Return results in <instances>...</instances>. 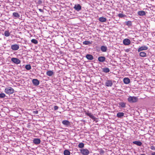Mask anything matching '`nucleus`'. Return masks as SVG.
I'll return each instance as SVG.
<instances>
[{
	"instance_id": "39",
	"label": "nucleus",
	"mask_w": 155,
	"mask_h": 155,
	"mask_svg": "<svg viewBox=\"0 0 155 155\" xmlns=\"http://www.w3.org/2000/svg\"><path fill=\"white\" fill-rule=\"evenodd\" d=\"M5 96V94L3 93L0 94V97L1 98H4Z\"/></svg>"
},
{
	"instance_id": "31",
	"label": "nucleus",
	"mask_w": 155,
	"mask_h": 155,
	"mask_svg": "<svg viewBox=\"0 0 155 155\" xmlns=\"http://www.w3.org/2000/svg\"><path fill=\"white\" fill-rule=\"evenodd\" d=\"M13 16L16 18H19L20 17V15L19 14L16 12L13 13Z\"/></svg>"
},
{
	"instance_id": "32",
	"label": "nucleus",
	"mask_w": 155,
	"mask_h": 155,
	"mask_svg": "<svg viewBox=\"0 0 155 155\" xmlns=\"http://www.w3.org/2000/svg\"><path fill=\"white\" fill-rule=\"evenodd\" d=\"M70 152L68 150H66L64 151V155H70Z\"/></svg>"
},
{
	"instance_id": "41",
	"label": "nucleus",
	"mask_w": 155,
	"mask_h": 155,
	"mask_svg": "<svg viewBox=\"0 0 155 155\" xmlns=\"http://www.w3.org/2000/svg\"><path fill=\"white\" fill-rule=\"evenodd\" d=\"M58 106H56V105L54 106V110H58Z\"/></svg>"
},
{
	"instance_id": "7",
	"label": "nucleus",
	"mask_w": 155,
	"mask_h": 155,
	"mask_svg": "<svg viewBox=\"0 0 155 155\" xmlns=\"http://www.w3.org/2000/svg\"><path fill=\"white\" fill-rule=\"evenodd\" d=\"M80 151L83 155H88L90 153L89 151L87 149H82Z\"/></svg>"
},
{
	"instance_id": "42",
	"label": "nucleus",
	"mask_w": 155,
	"mask_h": 155,
	"mask_svg": "<svg viewBox=\"0 0 155 155\" xmlns=\"http://www.w3.org/2000/svg\"><path fill=\"white\" fill-rule=\"evenodd\" d=\"M42 3V1L41 0H39L38 1L37 3L38 4H41Z\"/></svg>"
},
{
	"instance_id": "14",
	"label": "nucleus",
	"mask_w": 155,
	"mask_h": 155,
	"mask_svg": "<svg viewBox=\"0 0 155 155\" xmlns=\"http://www.w3.org/2000/svg\"><path fill=\"white\" fill-rule=\"evenodd\" d=\"M105 84L107 87H111L113 85V83L111 80H109L106 81Z\"/></svg>"
},
{
	"instance_id": "34",
	"label": "nucleus",
	"mask_w": 155,
	"mask_h": 155,
	"mask_svg": "<svg viewBox=\"0 0 155 155\" xmlns=\"http://www.w3.org/2000/svg\"><path fill=\"white\" fill-rule=\"evenodd\" d=\"M98 151L101 155L103 154L104 153V151L101 148L98 149Z\"/></svg>"
},
{
	"instance_id": "30",
	"label": "nucleus",
	"mask_w": 155,
	"mask_h": 155,
	"mask_svg": "<svg viewBox=\"0 0 155 155\" xmlns=\"http://www.w3.org/2000/svg\"><path fill=\"white\" fill-rule=\"evenodd\" d=\"M92 42V41L91 42L88 41H85L83 42V45H91Z\"/></svg>"
},
{
	"instance_id": "11",
	"label": "nucleus",
	"mask_w": 155,
	"mask_h": 155,
	"mask_svg": "<svg viewBox=\"0 0 155 155\" xmlns=\"http://www.w3.org/2000/svg\"><path fill=\"white\" fill-rule=\"evenodd\" d=\"M32 82L34 85L37 86L39 85L40 83L39 81L36 79H34L32 80Z\"/></svg>"
},
{
	"instance_id": "24",
	"label": "nucleus",
	"mask_w": 155,
	"mask_h": 155,
	"mask_svg": "<svg viewBox=\"0 0 155 155\" xmlns=\"http://www.w3.org/2000/svg\"><path fill=\"white\" fill-rule=\"evenodd\" d=\"M86 58L89 60H92L94 59L93 56L90 54H87L86 56Z\"/></svg>"
},
{
	"instance_id": "10",
	"label": "nucleus",
	"mask_w": 155,
	"mask_h": 155,
	"mask_svg": "<svg viewBox=\"0 0 155 155\" xmlns=\"http://www.w3.org/2000/svg\"><path fill=\"white\" fill-rule=\"evenodd\" d=\"M19 46L18 45L15 44L11 46V49L13 50L16 51L19 48Z\"/></svg>"
},
{
	"instance_id": "5",
	"label": "nucleus",
	"mask_w": 155,
	"mask_h": 155,
	"mask_svg": "<svg viewBox=\"0 0 155 155\" xmlns=\"http://www.w3.org/2000/svg\"><path fill=\"white\" fill-rule=\"evenodd\" d=\"M85 112L86 115L89 116L91 118L94 120V121H95L96 122L98 121V120H96V119L97 118L95 117L91 113L89 112L88 111H85Z\"/></svg>"
},
{
	"instance_id": "37",
	"label": "nucleus",
	"mask_w": 155,
	"mask_h": 155,
	"mask_svg": "<svg viewBox=\"0 0 155 155\" xmlns=\"http://www.w3.org/2000/svg\"><path fill=\"white\" fill-rule=\"evenodd\" d=\"M31 42L32 43L34 44H37L38 43V41L37 40L35 39H33L31 40Z\"/></svg>"
},
{
	"instance_id": "16",
	"label": "nucleus",
	"mask_w": 155,
	"mask_h": 155,
	"mask_svg": "<svg viewBox=\"0 0 155 155\" xmlns=\"http://www.w3.org/2000/svg\"><path fill=\"white\" fill-rule=\"evenodd\" d=\"M106 58L104 56H100L98 58V61L101 62H103L105 61Z\"/></svg>"
},
{
	"instance_id": "1",
	"label": "nucleus",
	"mask_w": 155,
	"mask_h": 155,
	"mask_svg": "<svg viewBox=\"0 0 155 155\" xmlns=\"http://www.w3.org/2000/svg\"><path fill=\"white\" fill-rule=\"evenodd\" d=\"M138 100V98L135 96H129L127 98L128 102L131 103L137 102Z\"/></svg>"
},
{
	"instance_id": "15",
	"label": "nucleus",
	"mask_w": 155,
	"mask_h": 155,
	"mask_svg": "<svg viewBox=\"0 0 155 155\" xmlns=\"http://www.w3.org/2000/svg\"><path fill=\"white\" fill-rule=\"evenodd\" d=\"M62 123L63 124L66 126V127H68L71 125L70 122L69 121L66 120H63Z\"/></svg>"
},
{
	"instance_id": "9",
	"label": "nucleus",
	"mask_w": 155,
	"mask_h": 155,
	"mask_svg": "<svg viewBox=\"0 0 155 155\" xmlns=\"http://www.w3.org/2000/svg\"><path fill=\"white\" fill-rule=\"evenodd\" d=\"M74 9L76 11L79 12L81 9V6L79 4H77L75 5Z\"/></svg>"
},
{
	"instance_id": "40",
	"label": "nucleus",
	"mask_w": 155,
	"mask_h": 155,
	"mask_svg": "<svg viewBox=\"0 0 155 155\" xmlns=\"http://www.w3.org/2000/svg\"><path fill=\"white\" fill-rule=\"evenodd\" d=\"M150 149L152 150H155V147L153 146H151L150 147Z\"/></svg>"
},
{
	"instance_id": "4",
	"label": "nucleus",
	"mask_w": 155,
	"mask_h": 155,
	"mask_svg": "<svg viewBox=\"0 0 155 155\" xmlns=\"http://www.w3.org/2000/svg\"><path fill=\"white\" fill-rule=\"evenodd\" d=\"M85 112L86 115L89 116L91 118L94 120V121H95L96 122L98 121V120H96V119L97 118L95 117L91 113L89 112L88 111H85Z\"/></svg>"
},
{
	"instance_id": "18",
	"label": "nucleus",
	"mask_w": 155,
	"mask_h": 155,
	"mask_svg": "<svg viewBox=\"0 0 155 155\" xmlns=\"http://www.w3.org/2000/svg\"><path fill=\"white\" fill-rule=\"evenodd\" d=\"M119 105V107L121 108H125L126 107V103L124 102H120L118 103Z\"/></svg>"
},
{
	"instance_id": "25",
	"label": "nucleus",
	"mask_w": 155,
	"mask_h": 155,
	"mask_svg": "<svg viewBox=\"0 0 155 155\" xmlns=\"http://www.w3.org/2000/svg\"><path fill=\"white\" fill-rule=\"evenodd\" d=\"M133 143L137 145L140 146H141L142 144V143L140 141H134L133 142Z\"/></svg>"
},
{
	"instance_id": "43",
	"label": "nucleus",
	"mask_w": 155,
	"mask_h": 155,
	"mask_svg": "<svg viewBox=\"0 0 155 155\" xmlns=\"http://www.w3.org/2000/svg\"><path fill=\"white\" fill-rule=\"evenodd\" d=\"M33 113L35 114H38V111L37 110L34 111Z\"/></svg>"
},
{
	"instance_id": "19",
	"label": "nucleus",
	"mask_w": 155,
	"mask_h": 155,
	"mask_svg": "<svg viewBox=\"0 0 155 155\" xmlns=\"http://www.w3.org/2000/svg\"><path fill=\"white\" fill-rule=\"evenodd\" d=\"M123 81L124 84H129L130 82V80L128 78H125L123 79Z\"/></svg>"
},
{
	"instance_id": "21",
	"label": "nucleus",
	"mask_w": 155,
	"mask_h": 155,
	"mask_svg": "<svg viewBox=\"0 0 155 155\" xmlns=\"http://www.w3.org/2000/svg\"><path fill=\"white\" fill-rule=\"evenodd\" d=\"M46 74L49 76L51 77L54 74V72L51 70L48 71L46 72Z\"/></svg>"
},
{
	"instance_id": "33",
	"label": "nucleus",
	"mask_w": 155,
	"mask_h": 155,
	"mask_svg": "<svg viewBox=\"0 0 155 155\" xmlns=\"http://www.w3.org/2000/svg\"><path fill=\"white\" fill-rule=\"evenodd\" d=\"M4 35L5 36L8 37L10 35V33L8 31H5Z\"/></svg>"
},
{
	"instance_id": "20",
	"label": "nucleus",
	"mask_w": 155,
	"mask_h": 155,
	"mask_svg": "<svg viewBox=\"0 0 155 155\" xmlns=\"http://www.w3.org/2000/svg\"><path fill=\"white\" fill-rule=\"evenodd\" d=\"M124 23L125 25H127L129 27H130L132 25V22L130 21H126Z\"/></svg>"
},
{
	"instance_id": "6",
	"label": "nucleus",
	"mask_w": 155,
	"mask_h": 155,
	"mask_svg": "<svg viewBox=\"0 0 155 155\" xmlns=\"http://www.w3.org/2000/svg\"><path fill=\"white\" fill-rule=\"evenodd\" d=\"M85 112L86 115L89 116L91 118L94 120V121H95L96 122L98 121V120H96V119L97 118L95 117L91 113L89 112L88 111H85Z\"/></svg>"
},
{
	"instance_id": "27",
	"label": "nucleus",
	"mask_w": 155,
	"mask_h": 155,
	"mask_svg": "<svg viewBox=\"0 0 155 155\" xmlns=\"http://www.w3.org/2000/svg\"><path fill=\"white\" fill-rule=\"evenodd\" d=\"M101 49L102 52H106L107 50V48L104 46H102L101 47Z\"/></svg>"
},
{
	"instance_id": "17",
	"label": "nucleus",
	"mask_w": 155,
	"mask_h": 155,
	"mask_svg": "<svg viewBox=\"0 0 155 155\" xmlns=\"http://www.w3.org/2000/svg\"><path fill=\"white\" fill-rule=\"evenodd\" d=\"M33 142L35 144H38L40 143L41 140L39 138H34L33 140Z\"/></svg>"
},
{
	"instance_id": "29",
	"label": "nucleus",
	"mask_w": 155,
	"mask_h": 155,
	"mask_svg": "<svg viewBox=\"0 0 155 155\" xmlns=\"http://www.w3.org/2000/svg\"><path fill=\"white\" fill-rule=\"evenodd\" d=\"M102 71L105 73H107L110 71V70L108 68H102Z\"/></svg>"
},
{
	"instance_id": "23",
	"label": "nucleus",
	"mask_w": 155,
	"mask_h": 155,
	"mask_svg": "<svg viewBox=\"0 0 155 155\" xmlns=\"http://www.w3.org/2000/svg\"><path fill=\"white\" fill-rule=\"evenodd\" d=\"M138 14L140 16H143L146 15V13L143 11H139L137 12Z\"/></svg>"
},
{
	"instance_id": "28",
	"label": "nucleus",
	"mask_w": 155,
	"mask_h": 155,
	"mask_svg": "<svg viewBox=\"0 0 155 155\" xmlns=\"http://www.w3.org/2000/svg\"><path fill=\"white\" fill-rule=\"evenodd\" d=\"M99 20L101 22H104L106 21L107 19L105 18L101 17L99 18Z\"/></svg>"
},
{
	"instance_id": "3",
	"label": "nucleus",
	"mask_w": 155,
	"mask_h": 155,
	"mask_svg": "<svg viewBox=\"0 0 155 155\" xmlns=\"http://www.w3.org/2000/svg\"><path fill=\"white\" fill-rule=\"evenodd\" d=\"M85 112L86 115L89 116L91 118L94 120V121H95L96 122L98 121V120H96V119L97 118L95 117L91 113L89 112L88 111H85Z\"/></svg>"
},
{
	"instance_id": "13",
	"label": "nucleus",
	"mask_w": 155,
	"mask_h": 155,
	"mask_svg": "<svg viewBox=\"0 0 155 155\" xmlns=\"http://www.w3.org/2000/svg\"><path fill=\"white\" fill-rule=\"evenodd\" d=\"M148 49L147 47L145 45H143L140 47L138 49V52H140L141 51L145 50H147Z\"/></svg>"
},
{
	"instance_id": "22",
	"label": "nucleus",
	"mask_w": 155,
	"mask_h": 155,
	"mask_svg": "<svg viewBox=\"0 0 155 155\" xmlns=\"http://www.w3.org/2000/svg\"><path fill=\"white\" fill-rule=\"evenodd\" d=\"M124 114L123 112H119L117 114V117L119 118H122Z\"/></svg>"
},
{
	"instance_id": "12",
	"label": "nucleus",
	"mask_w": 155,
	"mask_h": 155,
	"mask_svg": "<svg viewBox=\"0 0 155 155\" xmlns=\"http://www.w3.org/2000/svg\"><path fill=\"white\" fill-rule=\"evenodd\" d=\"M130 41L128 38L124 39L123 41V44L125 45H128L130 44Z\"/></svg>"
},
{
	"instance_id": "35",
	"label": "nucleus",
	"mask_w": 155,
	"mask_h": 155,
	"mask_svg": "<svg viewBox=\"0 0 155 155\" xmlns=\"http://www.w3.org/2000/svg\"><path fill=\"white\" fill-rule=\"evenodd\" d=\"M25 68L26 70H29L31 69V67L30 64H27L25 66Z\"/></svg>"
},
{
	"instance_id": "38",
	"label": "nucleus",
	"mask_w": 155,
	"mask_h": 155,
	"mask_svg": "<svg viewBox=\"0 0 155 155\" xmlns=\"http://www.w3.org/2000/svg\"><path fill=\"white\" fill-rule=\"evenodd\" d=\"M118 16L120 18H122L126 16V15L122 13H119L118 14Z\"/></svg>"
},
{
	"instance_id": "2",
	"label": "nucleus",
	"mask_w": 155,
	"mask_h": 155,
	"mask_svg": "<svg viewBox=\"0 0 155 155\" xmlns=\"http://www.w3.org/2000/svg\"><path fill=\"white\" fill-rule=\"evenodd\" d=\"M5 92L7 94H11L14 93V90L12 87H8L5 89Z\"/></svg>"
},
{
	"instance_id": "8",
	"label": "nucleus",
	"mask_w": 155,
	"mask_h": 155,
	"mask_svg": "<svg viewBox=\"0 0 155 155\" xmlns=\"http://www.w3.org/2000/svg\"><path fill=\"white\" fill-rule=\"evenodd\" d=\"M11 60L12 62L16 64H20L21 63V61L16 58H12Z\"/></svg>"
},
{
	"instance_id": "26",
	"label": "nucleus",
	"mask_w": 155,
	"mask_h": 155,
	"mask_svg": "<svg viewBox=\"0 0 155 155\" xmlns=\"http://www.w3.org/2000/svg\"><path fill=\"white\" fill-rule=\"evenodd\" d=\"M139 55L140 57H147L146 53L143 51L140 52Z\"/></svg>"
},
{
	"instance_id": "36",
	"label": "nucleus",
	"mask_w": 155,
	"mask_h": 155,
	"mask_svg": "<svg viewBox=\"0 0 155 155\" xmlns=\"http://www.w3.org/2000/svg\"><path fill=\"white\" fill-rule=\"evenodd\" d=\"M78 147L79 148H82L84 147V144L82 143H80L78 145Z\"/></svg>"
},
{
	"instance_id": "46",
	"label": "nucleus",
	"mask_w": 155,
	"mask_h": 155,
	"mask_svg": "<svg viewBox=\"0 0 155 155\" xmlns=\"http://www.w3.org/2000/svg\"><path fill=\"white\" fill-rule=\"evenodd\" d=\"M140 155H146L144 154L143 153V154H141Z\"/></svg>"
},
{
	"instance_id": "44",
	"label": "nucleus",
	"mask_w": 155,
	"mask_h": 155,
	"mask_svg": "<svg viewBox=\"0 0 155 155\" xmlns=\"http://www.w3.org/2000/svg\"><path fill=\"white\" fill-rule=\"evenodd\" d=\"M39 10L41 12H43V10L41 9H39Z\"/></svg>"
},
{
	"instance_id": "45",
	"label": "nucleus",
	"mask_w": 155,
	"mask_h": 155,
	"mask_svg": "<svg viewBox=\"0 0 155 155\" xmlns=\"http://www.w3.org/2000/svg\"><path fill=\"white\" fill-rule=\"evenodd\" d=\"M151 155H155V152H153L151 153Z\"/></svg>"
}]
</instances>
